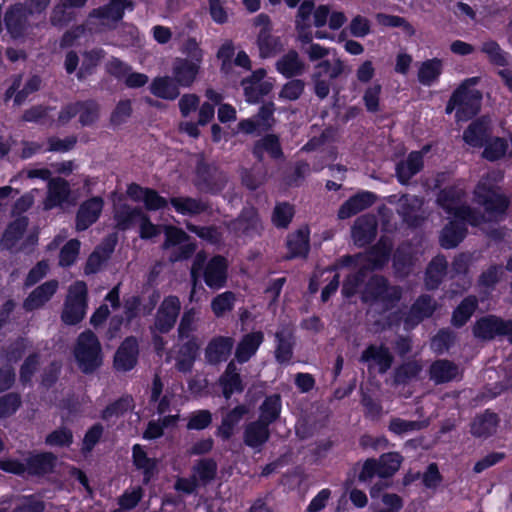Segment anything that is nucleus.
Wrapping results in <instances>:
<instances>
[{
  "instance_id": "f257e3e1",
  "label": "nucleus",
  "mask_w": 512,
  "mask_h": 512,
  "mask_svg": "<svg viewBox=\"0 0 512 512\" xmlns=\"http://www.w3.org/2000/svg\"><path fill=\"white\" fill-rule=\"evenodd\" d=\"M503 177L502 171L488 172L481 177L473 190L474 202L483 208L489 220L504 216L510 205V199L496 184Z\"/></svg>"
},
{
  "instance_id": "f03ea898",
  "label": "nucleus",
  "mask_w": 512,
  "mask_h": 512,
  "mask_svg": "<svg viewBox=\"0 0 512 512\" xmlns=\"http://www.w3.org/2000/svg\"><path fill=\"white\" fill-rule=\"evenodd\" d=\"M476 77L464 80L451 94L446 106L445 113L451 114L455 111L457 122H466L473 119L481 110L482 93L478 89L470 88L476 84Z\"/></svg>"
},
{
  "instance_id": "7ed1b4c3",
  "label": "nucleus",
  "mask_w": 512,
  "mask_h": 512,
  "mask_svg": "<svg viewBox=\"0 0 512 512\" xmlns=\"http://www.w3.org/2000/svg\"><path fill=\"white\" fill-rule=\"evenodd\" d=\"M206 256L203 252L196 255L191 268V279L193 281V290L197 283V279L202 275L207 287L212 290H219L226 286L228 279V261L222 255L212 256L206 263Z\"/></svg>"
},
{
  "instance_id": "20e7f679",
  "label": "nucleus",
  "mask_w": 512,
  "mask_h": 512,
  "mask_svg": "<svg viewBox=\"0 0 512 512\" xmlns=\"http://www.w3.org/2000/svg\"><path fill=\"white\" fill-rule=\"evenodd\" d=\"M401 298L402 288L398 285H390L388 278L378 274L369 278L361 296L363 303L381 304L384 312L395 308Z\"/></svg>"
},
{
  "instance_id": "39448f33",
  "label": "nucleus",
  "mask_w": 512,
  "mask_h": 512,
  "mask_svg": "<svg viewBox=\"0 0 512 512\" xmlns=\"http://www.w3.org/2000/svg\"><path fill=\"white\" fill-rule=\"evenodd\" d=\"M73 353L78 368L84 374L94 373L103 363L101 343L89 329L78 335Z\"/></svg>"
},
{
  "instance_id": "423d86ee",
  "label": "nucleus",
  "mask_w": 512,
  "mask_h": 512,
  "mask_svg": "<svg viewBox=\"0 0 512 512\" xmlns=\"http://www.w3.org/2000/svg\"><path fill=\"white\" fill-rule=\"evenodd\" d=\"M87 285L84 281H76L70 288L61 314L62 321L67 325H77L86 314Z\"/></svg>"
},
{
  "instance_id": "0eeeda50",
  "label": "nucleus",
  "mask_w": 512,
  "mask_h": 512,
  "mask_svg": "<svg viewBox=\"0 0 512 512\" xmlns=\"http://www.w3.org/2000/svg\"><path fill=\"white\" fill-rule=\"evenodd\" d=\"M421 252V241L404 240L396 247L392 256V268L396 277L408 278L418 260Z\"/></svg>"
},
{
  "instance_id": "6e6552de",
  "label": "nucleus",
  "mask_w": 512,
  "mask_h": 512,
  "mask_svg": "<svg viewBox=\"0 0 512 512\" xmlns=\"http://www.w3.org/2000/svg\"><path fill=\"white\" fill-rule=\"evenodd\" d=\"M229 228L235 235L248 238L260 236L263 231L259 213L254 207H244L237 218L230 222Z\"/></svg>"
},
{
  "instance_id": "1a4fd4ad",
  "label": "nucleus",
  "mask_w": 512,
  "mask_h": 512,
  "mask_svg": "<svg viewBox=\"0 0 512 512\" xmlns=\"http://www.w3.org/2000/svg\"><path fill=\"white\" fill-rule=\"evenodd\" d=\"M181 310V303L177 296L165 297L158 308L154 327L161 334L169 333L176 324Z\"/></svg>"
},
{
  "instance_id": "9d476101",
  "label": "nucleus",
  "mask_w": 512,
  "mask_h": 512,
  "mask_svg": "<svg viewBox=\"0 0 512 512\" xmlns=\"http://www.w3.org/2000/svg\"><path fill=\"white\" fill-rule=\"evenodd\" d=\"M104 200L101 196H93L83 201L76 212L75 229L78 232L87 230L95 224L103 211Z\"/></svg>"
},
{
  "instance_id": "9b49d317",
  "label": "nucleus",
  "mask_w": 512,
  "mask_h": 512,
  "mask_svg": "<svg viewBox=\"0 0 512 512\" xmlns=\"http://www.w3.org/2000/svg\"><path fill=\"white\" fill-rule=\"evenodd\" d=\"M139 358V342L135 336L126 337L117 348L113 365L117 371L129 372L135 368Z\"/></svg>"
},
{
  "instance_id": "f8f14e48",
  "label": "nucleus",
  "mask_w": 512,
  "mask_h": 512,
  "mask_svg": "<svg viewBox=\"0 0 512 512\" xmlns=\"http://www.w3.org/2000/svg\"><path fill=\"white\" fill-rule=\"evenodd\" d=\"M218 174V168L215 165L201 159L196 164L194 186L200 192L216 194L222 188Z\"/></svg>"
},
{
  "instance_id": "ddd939ff",
  "label": "nucleus",
  "mask_w": 512,
  "mask_h": 512,
  "mask_svg": "<svg viewBox=\"0 0 512 512\" xmlns=\"http://www.w3.org/2000/svg\"><path fill=\"white\" fill-rule=\"evenodd\" d=\"M377 231L378 223L376 217L372 214H365L355 220L351 228V236L354 244L359 248H363L375 240Z\"/></svg>"
},
{
  "instance_id": "4468645a",
  "label": "nucleus",
  "mask_w": 512,
  "mask_h": 512,
  "mask_svg": "<svg viewBox=\"0 0 512 512\" xmlns=\"http://www.w3.org/2000/svg\"><path fill=\"white\" fill-rule=\"evenodd\" d=\"M393 242L388 236H381L365 253V261L370 270L384 269L391 259Z\"/></svg>"
},
{
  "instance_id": "2eb2a0df",
  "label": "nucleus",
  "mask_w": 512,
  "mask_h": 512,
  "mask_svg": "<svg viewBox=\"0 0 512 512\" xmlns=\"http://www.w3.org/2000/svg\"><path fill=\"white\" fill-rule=\"evenodd\" d=\"M492 135L491 123L488 117L481 116L473 120L463 132V141L473 148H482Z\"/></svg>"
},
{
  "instance_id": "dca6fc26",
  "label": "nucleus",
  "mask_w": 512,
  "mask_h": 512,
  "mask_svg": "<svg viewBox=\"0 0 512 512\" xmlns=\"http://www.w3.org/2000/svg\"><path fill=\"white\" fill-rule=\"evenodd\" d=\"M377 200V195L370 191H360L349 197L338 210V218L345 220L371 207Z\"/></svg>"
},
{
  "instance_id": "f3484780",
  "label": "nucleus",
  "mask_w": 512,
  "mask_h": 512,
  "mask_svg": "<svg viewBox=\"0 0 512 512\" xmlns=\"http://www.w3.org/2000/svg\"><path fill=\"white\" fill-rule=\"evenodd\" d=\"M200 68L197 62L177 57L172 64V77L180 87L189 88L195 82Z\"/></svg>"
},
{
  "instance_id": "a211bd4d",
  "label": "nucleus",
  "mask_w": 512,
  "mask_h": 512,
  "mask_svg": "<svg viewBox=\"0 0 512 512\" xmlns=\"http://www.w3.org/2000/svg\"><path fill=\"white\" fill-rule=\"evenodd\" d=\"M234 339L230 336H215L207 344L205 358L211 365L226 362L231 355Z\"/></svg>"
},
{
  "instance_id": "6ab92c4d",
  "label": "nucleus",
  "mask_w": 512,
  "mask_h": 512,
  "mask_svg": "<svg viewBox=\"0 0 512 512\" xmlns=\"http://www.w3.org/2000/svg\"><path fill=\"white\" fill-rule=\"evenodd\" d=\"M503 327H505L503 318L488 314L476 320L473 326V335L477 339L490 341L502 336Z\"/></svg>"
},
{
  "instance_id": "aec40b11",
  "label": "nucleus",
  "mask_w": 512,
  "mask_h": 512,
  "mask_svg": "<svg viewBox=\"0 0 512 512\" xmlns=\"http://www.w3.org/2000/svg\"><path fill=\"white\" fill-rule=\"evenodd\" d=\"M126 9H134L132 0H109L107 4L92 9L89 17L117 23L123 19Z\"/></svg>"
},
{
  "instance_id": "412c9836",
  "label": "nucleus",
  "mask_w": 512,
  "mask_h": 512,
  "mask_svg": "<svg viewBox=\"0 0 512 512\" xmlns=\"http://www.w3.org/2000/svg\"><path fill=\"white\" fill-rule=\"evenodd\" d=\"M218 383L226 400H229L233 394L244 391L245 384L234 360L227 364L224 372L219 377Z\"/></svg>"
},
{
  "instance_id": "4be33fe9",
  "label": "nucleus",
  "mask_w": 512,
  "mask_h": 512,
  "mask_svg": "<svg viewBox=\"0 0 512 512\" xmlns=\"http://www.w3.org/2000/svg\"><path fill=\"white\" fill-rule=\"evenodd\" d=\"M57 457L52 452L30 453L25 459L26 472L30 476L42 477L53 472Z\"/></svg>"
},
{
  "instance_id": "5701e85b",
  "label": "nucleus",
  "mask_w": 512,
  "mask_h": 512,
  "mask_svg": "<svg viewBox=\"0 0 512 512\" xmlns=\"http://www.w3.org/2000/svg\"><path fill=\"white\" fill-rule=\"evenodd\" d=\"M448 270V262L443 254L433 257L424 273V286L428 291H435L442 284Z\"/></svg>"
},
{
  "instance_id": "b1692460",
  "label": "nucleus",
  "mask_w": 512,
  "mask_h": 512,
  "mask_svg": "<svg viewBox=\"0 0 512 512\" xmlns=\"http://www.w3.org/2000/svg\"><path fill=\"white\" fill-rule=\"evenodd\" d=\"M263 342L264 333L260 330L244 334L236 346L235 360L239 364L247 363L256 355Z\"/></svg>"
},
{
  "instance_id": "393cba45",
  "label": "nucleus",
  "mask_w": 512,
  "mask_h": 512,
  "mask_svg": "<svg viewBox=\"0 0 512 512\" xmlns=\"http://www.w3.org/2000/svg\"><path fill=\"white\" fill-rule=\"evenodd\" d=\"M360 361L363 363L374 362L380 373H386L391 368L394 357L384 344H369L362 351Z\"/></svg>"
},
{
  "instance_id": "a878e982",
  "label": "nucleus",
  "mask_w": 512,
  "mask_h": 512,
  "mask_svg": "<svg viewBox=\"0 0 512 512\" xmlns=\"http://www.w3.org/2000/svg\"><path fill=\"white\" fill-rule=\"evenodd\" d=\"M500 418L497 413L486 409L482 414L477 415L470 425V432L476 438L487 439L497 430Z\"/></svg>"
},
{
  "instance_id": "bb28decb",
  "label": "nucleus",
  "mask_w": 512,
  "mask_h": 512,
  "mask_svg": "<svg viewBox=\"0 0 512 512\" xmlns=\"http://www.w3.org/2000/svg\"><path fill=\"white\" fill-rule=\"evenodd\" d=\"M58 289V281L53 279L36 287L24 300L23 308L30 312L41 308L47 303Z\"/></svg>"
},
{
  "instance_id": "cd10ccee",
  "label": "nucleus",
  "mask_w": 512,
  "mask_h": 512,
  "mask_svg": "<svg viewBox=\"0 0 512 512\" xmlns=\"http://www.w3.org/2000/svg\"><path fill=\"white\" fill-rule=\"evenodd\" d=\"M264 153H267L273 160L284 158V153L280 143V138L276 134H266L259 140L255 141L252 154L257 161L264 159Z\"/></svg>"
},
{
  "instance_id": "c85d7f7f",
  "label": "nucleus",
  "mask_w": 512,
  "mask_h": 512,
  "mask_svg": "<svg viewBox=\"0 0 512 512\" xmlns=\"http://www.w3.org/2000/svg\"><path fill=\"white\" fill-rule=\"evenodd\" d=\"M270 426L255 420L248 423L243 431L244 444L252 449L260 450L270 438Z\"/></svg>"
},
{
  "instance_id": "c756f323",
  "label": "nucleus",
  "mask_w": 512,
  "mask_h": 512,
  "mask_svg": "<svg viewBox=\"0 0 512 512\" xmlns=\"http://www.w3.org/2000/svg\"><path fill=\"white\" fill-rule=\"evenodd\" d=\"M132 463L134 467L142 472L143 484L147 485L157 473L158 462L155 458H150L141 444L132 446Z\"/></svg>"
},
{
  "instance_id": "7c9ffc66",
  "label": "nucleus",
  "mask_w": 512,
  "mask_h": 512,
  "mask_svg": "<svg viewBox=\"0 0 512 512\" xmlns=\"http://www.w3.org/2000/svg\"><path fill=\"white\" fill-rule=\"evenodd\" d=\"M275 69L285 78L291 79L303 75L306 65L300 59L298 52L290 49L276 61Z\"/></svg>"
},
{
  "instance_id": "2f4dec72",
  "label": "nucleus",
  "mask_w": 512,
  "mask_h": 512,
  "mask_svg": "<svg viewBox=\"0 0 512 512\" xmlns=\"http://www.w3.org/2000/svg\"><path fill=\"white\" fill-rule=\"evenodd\" d=\"M71 188L69 182L61 177L50 180L45 200V208L52 209L69 202Z\"/></svg>"
},
{
  "instance_id": "473e14b6",
  "label": "nucleus",
  "mask_w": 512,
  "mask_h": 512,
  "mask_svg": "<svg viewBox=\"0 0 512 512\" xmlns=\"http://www.w3.org/2000/svg\"><path fill=\"white\" fill-rule=\"evenodd\" d=\"M4 23L10 36L14 39L24 35L27 25L25 9L20 4L10 6L4 15Z\"/></svg>"
},
{
  "instance_id": "72a5a7b5",
  "label": "nucleus",
  "mask_w": 512,
  "mask_h": 512,
  "mask_svg": "<svg viewBox=\"0 0 512 512\" xmlns=\"http://www.w3.org/2000/svg\"><path fill=\"white\" fill-rule=\"evenodd\" d=\"M288 253L285 260L306 258L310 250L309 231L298 229L295 233L289 234L286 241Z\"/></svg>"
},
{
  "instance_id": "f704fd0d",
  "label": "nucleus",
  "mask_w": 512,
  "mask_h": 512,
  "mask_svg": "<svg viewBox=\"0 0 512 512\" xmlns=\"http://www.w3.org/2000/svg\"><path fill=\"white\" fill-rule=\"evenodd\" d=\"M444 70V62L442 59L434 57L422 61L417 72L418 82L426 87L436 84Z\"/></svg>"
},
{
  "instance_id": "c9c22d12",
  "label": "nucleus",
  "mask_w": 512,
  "mask_h": 512,
  "mask_svg": "<svg viewBox=\"0 0 512 512\" xmlns=\"http://www.w3.org/2000/svg\"><path fill=\"white\" fill-rule=\"evenodd\" d=\"M467 228L464 223L457 221L456 219L447 223L439 237V242L444 249H453L457 247L466 237Z\"/></svg>"
},
{
  "instance_id": "e433bc0d",
  "label": "nucleus",
  "mask_w": 512,
  "mask_h": 512,
  "mask_svg": "<svg viewBox=\"0 0 512 512\" xmlns=\"http://www.w3.org/2000/svg\"><path fill=\"white\" fill-rule=\"evenodd\" d=\"M482 148L481 157L489 162H497L507 156L512 158V154L509 153V142L505 137L491 135Z\"/></svg>"
},
{
  "instance_id": "4c0bfd02",
  "label": "nucleus",
  "mask_w": 512,
  "mask_h": 512,
  "mask_svg": "<svg viewBox=\"0 0 512 512\" xmlns=\"http://www.w3.org/2000/svg\"><path fill=\"white\" fill-rule=\"evenodd\" d=\"M169 203L178 214L184 216L200 215L209 209L206 202L190 196L171 197Z\"/></svg>"
},
{
  "instance_id": "58836bf2",
  "label": "nucleus",
  "mask_w": 512,
  "mask_h": 512,
  "mask_svg": "<svg viewBox=\"0 0 512 512\" xmlns=\"http://www.w3.org/2000/svg\"><path fill=\"white\" fill-rule=\"evenodd\" d=\"M458 375V366L447 359L435 360L429 367V378L435 384L453 381Z\"/></svg>"
},
{
  "instance_id": "ea45409f",
  "label": "nucleus",
  "mask_w": 512,
  "mask_h": 512,
  "mask_svg": "<svg viewBox=\"0 0 512 512\" xmlns=\"http://www.w3.org/2000/svg\"><path fill=\"white\" fill-rule=\"evenodd\" d=\"M180 86L173 77L158 76L150 84V92L157 98L164 100H175L180 95Z\"/></svg>"
},
{
  "instance_id": "a19ab883",
  "label": "nucleus",
  "mask_w": 512,
  "mask_h": 512,
  "mask_svg": "<svg viewBox=\"0 0 512 512\" xmlns=\"http://www.w3.org/2000/svg\"><path fill=\"white\" fill-rule=\"evenodd\" d=\"M256 44L261 58H271L283 50V44L279 36H274L272 31L260 29Z\"/></svg>"
},
{
  "instance_id": "79ce46f5",
  "label": "nucleus",
  "mask_w": 512,
  "mask_h": 512,
  "mask_svg": "<svg viewBox=\"0 0 512 512\" xmlns=\"http://www.w3.org/2000/svg\"><path fill=\"white\" fill-rule=\"evenodd\" d=\"M464 197V191L456 185H449L437 194L436 202L447 214L454 215Z\"/></svg>"
},
{
  "instance_id": "37998d69",
  "label": "nucleus",
  "mask_w": 512,
  "mask_h": 512,
  "mask_svg": "<svg viewBox=\"0 0 512 512\" xmlns=\"http://www.w3.org/2000/svg\"><path fill=\"white\" fill-rule=\"evenodd\" d=\"M478 308V299L474 295L464 297L452 312L451 324L456 328L463 327Z\"/></svg>"
},
{
  "instance_id": "c03bdc74",
  "label": "nucleus",
  "mask_w": 512,
  "mask_h": 512,
  "mask_svg": "<svg viewBox=\"0 0 512 512\" xmlns=\"http://www.w3.org/2000/svg\"><path fill=\"white\" fill-rule=\"evenodd\" d=\"M281 410V396L277 393L268 395L259 407V418L257 420L270 426L279 419Z\"/></svg>"
},
{
  "instance_id": "a18cd8bd",
  "label": "nucleus",
  "mask_w": 512,
  "mask_h": 512,
  "mask_svg": "<svg viewBox=\"0 0 512 512\" xmlns=\"http://www.w3.org/2000/svg\"><path fill=\"white\" fill-rule=\"evenodd\" d=\"M275 360L280 365H287L291 362L294 354V340L292 333L287 335L284 331H277L275 333Z\"/></svg>"
},
{
  "instance_id": "49530a36",
  "label": "nucleus",
  "mask_w": 512,
  "mask_h": 512,
  "mask_svg": "<svg viewBox=\"0 0 512 512\" xmlns=\"http://www.w3.org/2000/svg\"><path fill=\"white\" fill-rule=\"evenodd\" d=\"M437 309V303L431 295L421 294L410 307L409 318L419 323L432 317Z\"/></svg>"
},
{
  "instance_id": "de8ad7c7",
  "label": "nucleus",
  "mask_w": 512,
  "mask_h": 512,
  "mask_svg": "<svg viewBox=\"0 0 512 512\" xmlns=\"http://www.w3.org/2000/svg\"><path fill=\"white\" fill-rule=\"evenodd\" d=\"M28 218L21 216L11 221L2 236L1 243L6 249H12L17 242L23 237L27 227Z\"/></svg>"
},
{
  "instance_id": "09e8293b",
  "label": "nucleus",
  "mask_w": 512,
  "mask_h": 512,
  "mask_svg": "<svg viewBox=\"0 0 512 512\" xmlns=\"http://www.w3.org/2000/svg\"><path fill=\"white\" fill-rule=\"evenodd\" d=\"M79 123L83 127L95 124L100 117V105L95 99L78 100Z\"/></svg>"
},
{
  "instance_id": "8fccbe9b",
  "label": "nucleus",
  "mask_w": 512,
  "mask_h": 512,
  "mask_svg": "<svg viewBox=\"0 0 512 512\" xmlns=\"http://www.w3.org/2000/svg\"><path fill=\"white\" fill-rule=\"evenodd\" d=\"M377 23L384 27L401 28L404 35L413 37L416 34L414 26L406 18L379 12L375 15Z\"/></svg>"
},
{
  "instance_id": "3c124183",
  "label": "nucleus",
  "mask_w": 512,
  "mask_h": 512,
  "mask_svg": "<svg viewBox=\"0 0 512 512\" xmlns=\"http://www.w3.org/2000/svg\"><path fill=\"white\" fill-rule=\"evenodd\" d=\"M143 214L139 207L131 208L127 204L122 205L114 214L117 228L121 231L128 230L137 220H140Z\"/></svg>"
},
{
  "instance_id": "603ef678",
  "label": "nucleus",
  "mask_w": 512,
  "mask_h": 512,
  "mask_svg": "<svg viewBox=\"0 0 512 512\" xmlns=\"http://www.w3.org/2000/svg\"><path fill=\"white\" fill-rule=\"evenodd\" d=\"M295 215V209L289 202H277L271 216L272 224L277 229H287Z\"/></svg>"
},
{
  "instance_id": "864d4df0",
  "label": "nucleus",
  "mask_w": 512,
  "mask_h": 512,
  "mask_svg": "<svg viewBox=\"0 0 512 512\" xmlns=\"http://www.w3.org/2000/svg\"><path fill=\"white\" fill-rule=\"evenodd\" d=\"M379 461L380 478H390L399 470L403 457L399 452H387L380 455Z\"/></svg>"
},
{
  "instance_id": "5fc2aeb1",
  "label": "nucleus",
  "mask_w": 512,
  "mask_h": 512,
  "mask_svg": "<svg viewBox=\"0 0 512 512\" xmlns=\"http://www.w3.org/2000/svg\"><path fill=\"white\" fill-rule=\"evenodd\" d=\"M453 217L457 221L464 223V225L467 223L473 227H477L489 220L486 218L485 212L482 213L481 211L477 210L476 208H472L465 204L460 205L456 209Z\"/></svg>"
},
{
  "instance_id": "6e6d98bb",
  "label": "nucleus",
  "mask_w": 512,
  "mask_h": 512,
  "mask_svg": "<svg viewBox=\"0 0 512 512\" xmlns=\"http://www.w3.org/2000/svg\"><path fill=\"white\" fill-rule=\"evenodd\" d=\"M480 51L487 56L492 65L498 67L508 65V53L505 52L495 40L483 42Z\"/></svg>"
},
{
  "instance_id": "4d7b16f0",
  "label": "nucleus",
  "mask_w": 512,
  "mask_h": 512,
  "mask_svg": "<svg viewBox=\"0 0 512 512\" xmlns=\"http://www.w3.org/2000/svg\"><path fill=\"white\" fill-rule=\"evenodd\" d=\"M422 371V365L416 360L407 361L395 368L394 381L397 384H407L416 379Z\"/></svg>"
},
{
  "instance_id": "13d9d810",
  "label": "nucleus",
  "mask_w": 512,
  "mask_h": 512,
  "mask_svg": "<svg viewBox=\"0 0 512 512\" xmlns=\"http://www.w3.org/2000/svg\"><path fill=\"white\" fill-rule=\"evenodd\" d=\"M218 465L213 458H201L193 466L194 473L203 485L209 484L217 476Z\"/></svg>"
},
{
  "instance_id": "bf43d9fd",
  "label": "nucleus",
  "mask_w": 512,
  "mask_h": 512,
  "mask_svg": "<svg viewBox=\"0 0 512 512\" xmlns=\"http://www.w3.org/2000/svg\"><path fill=\"white\" fill-rule=\"evenodd\" d=\"M187 229L211 245H219L223 241L222 232L214 225L200 226L190 223L187 224Z\"/></svg>"
},
{
  "instance_id": "052dcab7",
  "label": "nucleus",
  "mask_w": 512,
  "mask_h": 512,
  "mask_svg": "<svg viewBox=\"0 0 512 512\" xmlns=\"http://www.w3.org/2000/svg\"><path fill=\"white\" fill-rule=\"evenodd\" d=\"M133 399L131 396H122L109 403L101 412V419L109 421L113 417L123 416L131 407Z\"/></svg>"
},
{
  "instance_id": "680f3d73",
  "label": "nucleus",
  "mask_w": 512,
  "mask_h": 512,
  "mask_svg": "<svg viewBox=\"0 0 512 512\" xmlns=\"http://www.w3.org/2000/svg\"><path fill=\"white\" fill-rule=\"evenodd\" d=\"M236 297L234 292L225 291L216 295L211 301V310L216 317H222L227 312L233 310Z\"/></svg>"
},
{
  "instance_id": "e2e57ef3",
  "label": "nucleus",
  "mask_w": 512,
  "mask_h": 512,
  "mask_svg": "<svg viewBox=\"0 0 512 512\" xmlns=\"http://www.w3.org/2000/svg\"><path fill=\"white\" fill-rule=\"evenodd\" d=\"M22 398L17 392H9L0 397V419L13 416L21 407Z\"/></svg>"
},
{
  "instance_id": "0e129e2a",
  "label": "nucleus",
  "mask_w": 512,
  "mask_h": 512,
  "mask_svg": "<svg viewBox=\"0 0 512 512\" xmlns=\"http://www.w3.org/2000/svg\"><path fill=\"white\" fill-rule=\"evenodd\" d=\"M81 243L78 239L68 240L60 249L59 265L63 268L72 266L80 252Z\"/></svg>"
},
{
  "instance_id": "69168bd1",
  "label": "nucleus",
  "mask_w": 512,
  "mask_h": 512,
  "mask_svg": "<svg viewBox=\"0 0 512 512\" xmlns=\"http://www.w3.org/2000/svg\"><path fill=\"white\" fill-rule=\"evenodd\" d=\"M164 235L165 239L161 245L162 250H169L191 239L182 228L172 225L165 227Z\"/></svg>"
},
{
  "instance_id": "338daca9",
  "label": "nucleus",
  "mask_w": 512,
  "mask_h": 512,
  "mask_svg": "<svg viewBox=\"0 0 512 512\" xmlns=\"http://www.w3.org/2000/svg\"><path fill=\"white\" fill-rule=\"evenodd\" d=\"M504 274V267L500 264H492L486 270H484L479 278L478 284L489 290H493L495 286L500 282Z\"/></svg>"
},
{
  "instance_id": "774afa93",
  "label": "nucleus",
  "mask_w": 512,
  "mask_h": 512,
  "mask_svg": "<svg viewBox=\"0 0 512 512\" xmlns=\"http://www.w3.org/2000/svg\"><path fill=\"white\" fill-rule=\"evenodd\" d=\"M70 8L66 2L57 4L51 11L50 23L57 28H63L75 20V13L68 10Z\"/></svg>"
}]
</instances>
